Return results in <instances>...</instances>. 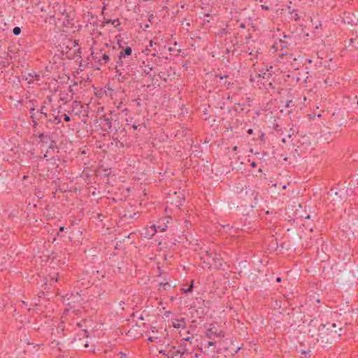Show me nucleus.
Listing matches in <instances>:
<instances>
[{"instance_id":"nucleus-4","label":"nucleus","mask_w":358,"mask_h":358,"mask_svg":"<svg viewBox=\"0 0 358 358\" xmlns=\"http://www.w3.org/2000/svg\"><path fill=\"white\" fill-rule=\"evenodd\" d=\"M13 34H14L15 35H18V34H20V32H21V29H20V27H15V28L13 29Z\"/></svg>"},{"instance_id":"nucleus-11","label":"nucleus","mask_w":358,"mask_h":358,"mask_svg":"<svg viewBox=\"0 0 358 358\" xmlns=\"http://www.w3.org/2000/svg\"><path fill=\"white\" fill-rule=\"evenodd\" d=\"M331 327L332 328H336V324L335 323L332 324Z\"/></svg>"},{"instance_id":"nucleus-14","label":"nucleus","mask_w":358,"mask_h":358,"mask_svg":"<svg viewBox=\"0 0 358 358\" xmlns=\"http://www.w3.org/2000/svg\"><path fill=\"white\" fill-rule=\"evenodd\" d=\"M277 281L280 282V278H277Z\"/></svg>"},{"instance_id":"nucleus-3","label":"nucleus","mask_w":358,"mask_h":358,"mask_svg":"<svg viewBox=\"0 0 358 358\" xmlns=\"http://www.w3.org/2000/svg\"><path fill=\"white\" fill-rule=\"evenodd\" d=\"M171 323H172L173 327H174L175 328H177V329H180V328L184 329L185 326V321H184L183 318L173 319L171 321Z\"/></svg>"},{"instance_id":"nucleus-9","label":"nucleus","mask_w":358,"mask_h":358,"mask_svg":"<svg viewBox=\"0 0 358 358\" xmlns=\"http://www.w3.org/2000/svg\"><path fill=\"white\" fill-rule=\"evenodd\" d=\"M64 120L68 122L70 120V117L68 115H64Z\"/></svg>"},{"instance_id":"nucleus-6","label":"nucleus","mask_w":358,"mask_h":358,"mask_svg":"<svg viewBox=\"0 0 358 358\" xmlns=\"http://www.w3.org/2000/svg\"><path fill=\"white\" fill-rule=\"evenodd\" d=\"M124 53L127 55H130L131 54V48L130 47H128L125 49Z\"/></svg>"},{"instance_id":"nucleus-8","label":"nucleus","mask_w":358,"mask_h":358,"mask_svg":"<svg viewBox=\"0 0 358 358\" xmlns=\"http://www.w3.org/2000/svg\"><path fill=\"white\" fill-rule=\"evenodd\" d=\"M103 59L106 61V62H108L109 60V57L108 56L106 55H103Z\"/></svg>"},{"instance_id":"nucleus-17","label":"nucleus","mask_w":358,"mask_h":358,"mask_svg":"<svg viewBox=\"0 0 358 358\" xmlns=\"http://www.w3.org/2000/svg\"><path fill=\"white\" fill-rule=\"evenodd\" d=\"M357 104H358V100H357Z\"/></svg>"},{"instance_id":"nucleus-2","label":"nucleus","mask_w":358,"mask_h":358,"mask_svg":"<svg viewBox=\"0 0 358 358\" xmlns=\"http://www.w3.org/2000/svg\"><path fill=\"white\" fill-rule=\"evenodd\" d=\"M157 232L156 225H152L148 228H145L143 229V232L142 234L144 236L145 238H150L152 237Z\"/></svg>"},{"instance_id":"nucleus-16","label":"nucleus","mask_w":358,"mask_h":358,"mask_svg":"<svg viewBox=\"0 0 358 358\" xmlns=\"http://www.w3.org/2000/svg\"><path fill=\"white\" fill-rule=\"evenodd\" d=\"M85 347H88V344H87V343H85Z\"/></svg>"},{"instance_id":"nucleus-1","label":"nucleus","mask_w":358,"mask_h":358,"mask_svg":"<svg viewBox=\"0 0 358 358\" xmlns=\"http://www.w3.org/2000/svg\"><path fill=\"white\" fill-rule=\"evenodd\" d=\"M206 335L210 339H213V336L220 338L224 336L222 332L221 331H219L216 327H213L210 329H209L206 333Z\"/></svg>"},{"instance_id":"nucleus-15","label":"nucleus","mask_w":358,"mask_h":358,"mask_svg":"<svg viewBox=\"0 0 358 358\" xmlns=\"http://www.w3.org/2000/svg\"><path fill=\"white\" fill-rule=\"evenodd\" d=\"M60 230H61V231H63V230H64V227H61V228H60Z\"/></svg>"},{"instance_id":"nucleus-10","label":"nucleus","mask_w":358,"mask_h":358,"mask_svg":"<svg viewBox=\"0 0 358 358\" xmlns=\"http://www.w3.org/2000/svg\"><path fill=\"white\" fill-rule=\"evenodd\" d=\"M214 344H215V342H213V341H210V342L208 343V346H212V345H213Z\"/></svg>"},{"instance_id":"nucleus-5","label":"nucleus","mask_w":358,"mask_h":358,"mask_svg":"<svg viewBox=\"0 0 358 358\" xmlns=\"http://www.w3.org/2000/svg\"><path fill=\"white\" fill-rule=\"evenodd\" d=\"M166 227V224L164 222L162 224H159L158 228L161 229L162 231H165Z\"/></svg>"},{"instance_id":"nucleus-13","label":"nucleus","mask_w":358,"mask_h":358,"mask_svg":"<svg viewBox=\"0 0 358 358\" xmlns=\"http://www.w3.org/2000/svg\"><path fill=\"white\" fill-rule=\"evenodd\" d=\"M36 79L38 80V75H36Z\"/></svg>"},{"instance_id":"nucleus-7","label":"nucleus","mask_w":358,"mask_h":358,"mask_svg":"<svg viewBox=\"0 0 358 358\" xmlns=\"http://www.w3.org/2000/svg\"><path fill=\"white\" fill-rule=\"evenodd\" d=\"M192 287H193V282H192V283H191V285H189V287L187 289L182 288V289H183L185 292H189V291H191V290H192Z\"/></svg>"},{"instance_id":"nucleus-12","label":"nucleus","mask_w":358,"mask_h":358,"mask_svg":"<svg viewBox=\"0 0 358 358\" xmlns=\"http://www.w3.org/2000/svg\"><path fill=\"white\" fill-rule=\"evenodd\" d=\"M150 46H152V45H153V41H150Z\"/></svg>"}]
</instances>
